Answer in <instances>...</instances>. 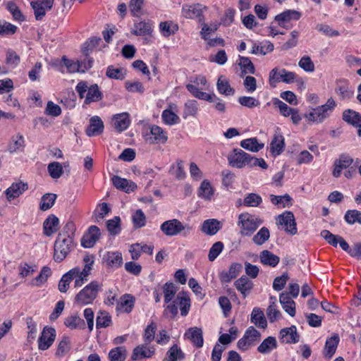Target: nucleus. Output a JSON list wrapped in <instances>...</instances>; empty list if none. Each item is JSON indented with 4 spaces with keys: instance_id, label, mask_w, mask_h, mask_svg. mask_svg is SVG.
<instances>
[{
    "instance_id": "nucleus-1",
    "label": "nucleus",
    "mask_w": 361,
    "mask_h": 361,
    "mask_svg": "<svg viewBox=\"0 0 361 361\" xmlns=\"http://www.w3.org/2000/svg\"><path fill=\"white\" fill-rule=\"evenodd\" d=\"M102 285L97 281H93L83 288L75 297V302L78 305L92 304L97 298Z\"/></svg>"
},
{
    "instance_id": "nucleus-2",
    "label": "nucleus",
    "mask_w": 361,
    "mask_h": 361,
    "mask_svg": "<svg viewBox=\"0 0 361 361\" xmlns=\"http://www.w3.org/2000/svg\"><path fill=\"white\" fill-rule=\"evenodd\" d=\"M161 231L167 236H175L179 234L186 236L192 230L189 224H183L176 219L167 220L160 226Z\"/></svg>"
},
{
    "instance_id": "nucleus-3",
    "label": "nucleus",
    "mask_w": 361,
    "mask_h": 361,
    "mask_svg": "<svg viewBox=\"0 0 361 361\" xmlns=\"http://www.w3.org/2000/svg\"><path fill=\"white\" fill-rule=\"evenodd\" d=\"M73 245L71 238L63 237V234H59L54 243V259L56 262L63 261L70 252Z\"/></svg>"
},
{
    "instance_id": "nucleus-4",
    "label": "nucleus",
    "mask_w": 361,
    "mask_h": 361,
    "mask_svg": "<svg viewBox=\"0 0 361 361\" xmlns=\"http://www.w3.org/2000/svg\"><path fill=\"white\" fill-rule=\"evenodd\" d=\"M262 223V220L255 218L248 213L241 214L238 216V226H240L242 235H251Z\"/></svg>"
},
{
    "instance_id": "nucleus-5",
    "label": "nucleus",
    "mask_w": 361,
    "mask_h": 361,
    "mask_svg": "<svg viewBox=\"0 0 361 361\" xmlns=\"http://www.w3.org/2000/svg\"><path fill=\"white\" fill-rule=\"evenodd\" d=\"M260 337V333L253 326H250L246 330L243 337L238 341L237 346L240 350H247L255 342H258Z\"/></svg>"
},
{
    "instance_id": "nucleus-6",
    "label": "nucleus",
    "mask_w": 361,
    "mask_h": 361,
    "mask_svg": "<svg viewBox=\"0 0 361 361\" xmlns=\"http://www.w3.org/2000/svg\"><path fill=\"white\" fill-rule=\"evenodd\" d=\"M277 219L287 233L291 235L297 233L296 222L293 212L286 211L279 215Z\"/></svg>"
},
{
    "instance_id": "nucleus-7",
    "label": "nucleus",
    "mask_w": 361,
    "mask_h": 361,
    "mask_svg": "<svg viewBox=\"0 0 361 361\" xmlns=\"http://www.w3.org/2000/svg\"><path fill=\"white\" fill-rule=\"evenodd\" d=\"M56 338V331L52 327H44L38 339V348L41 350L48 349Z\"/></svg>"
},
{
    "instance_id": "nucleus-8",
    "label": "nucleus",
    "mask_w": 361,
    "mask_h": 361,
    "mask_svg": "<svg viewBox=\"0 0 361 361\" xmlns=\"http://www.w3.org/2000/svg\"><path fill=\"white\" fill-rule=\"evenodd\" d=\"M146 141L149 144H164L168 140L166 132L161 127L153 125L150 127V135H147Z\"/></svg>"
},
{
    "instance_id": "nucleus-9",
    "label": "nucleus",
    "mask_w": 361,
    "mask_h": 361,
    "mask_svg": "<svg viewBox=\"0 0 361 361\" xmlns=\"http://www.w3.org/2000/svg\"><path fill=\"white\" fill-rule=\"evenodd\" d=\"M149 344L150 343H145L135 348L131 355V359L133 360H138L152 357L155 353V348Z\"/></svg>"
},
{
    "instance_id": "nucleus-10",
    "label": "nucleus",
    "mask_w": 361,
    "mask_h": 361,
    "mask_svg": "<svg viewBox=\"0 0 361 361\" xmlns=\"http://www.w3.org/2000/svg\"><path fill=\"white\" fill-rule=\"evenodd\" d=\"M101 235L100 230L97 226H91L84 234L81 240V245L84 247H92Z\"/></svg>"
},
{
    "instance_id": "nucleus-11",
    "label": "nucleus",
    "mask_w": 361,
    "mask_h": 361,
    "mask_svg": "<svg viewBox=\"0 0 361 361\" xmlns=\"http://www.w3.org/2000/svg\"><path fill=\"white\" fill-rule=\"evenodd\" d=\"M249 154L242 149H234L233 154L228 156L229 164L238 169H241L246 166Z\"/></svg>"
},
{
    "instance_id": "nucleus-12",
    "label": "nucleus",
    "mask_w": 361,
    "mask_h": 361,
    "mask_svg": "<svg viewBox=\"0 0 361 361\" xmlns=\"http://www.w3.org/2000/svg\"><path fill=\"white\" fill-rule=\"evenodd\" d=\"M62 61L67 68L68 71L71 73L76 72L84 73L87 70L90 69L92 66V61L90 59H88L87 65H86L85 62H80V61L75 62L72 60L66 59V56L62 58Z\"/></svg>"
},
{
    "instance_id": "nucleus-13",
    "label": "nucleus",
    "mask_w": 361,
    "mask_h": 361,
    "mask_svg": "<svg viewBox=\"0 0 361 361\" xmlns=\"http://www.w3.org/2000/svg\"><path fill=\"white\" fill-rule=\"evenodd\" d=\"M279 336L281 343H296L300 338L295 326L281 329Z\"/></svg>"
},
{
    "instance_id": "nucleus-14",
    "label": "nucleus",
    "mask_w": 361,
    "mask_h": 361,
    "mask_svg": "<svg viewBox=\"0 0 361 361\" xmlns=\"http://www.w3.org/2000/svg\"><path fill=\"white\" fill-rule=\"evenodd\" d=\"M27 189H28V185L25 183H23L22 181L13 183L5 191V193L6 195V199L8 201H11L12 200L19 197Z\"/></svg>"
},
{
    "instance_id": "nucleus-15",
    "label": "nucleus",
    "mask_w": 361,
    "mask_h": 361,
    "mask_svg": "<svg viewBox=\"0 0 361 361\" xmlns=\"http://www.w3.org/2000/svg\"><path fill=\"white\" fill-rule=\"evenodd\" d=\"M204 7L200 4H185L182 7V15L189 19L200 18Z\"/></svg>"
},
{
    "instance_id": "nucleus-16",
    "label": "nucleus",
    "mask_w": 361,
    "mask_h": 361,
    "mask_svg": "<svg viewBox=\"0 0 361 361\" xmlns=\"http://www.w3.org/2000/svg\"><path fill=\"white\" fill-rule=\"evenodd\" d=\"M25 147V144L23 135L20 133H17L10 138L7 150L11 154L18 151L23 152Z\"/></svg>"
},
{
    "instance_id": "nucleus-17",
    "label": "nucleus",
    "mask_w": 361,
    "mask_h": 361,
    "mask_svg": "<svg viewBox=\"0 0 361 361\" xmlns=\"http://www.w3.org/2000/svg\"><path fill=\"white\" fill-rule=\"evenodd\" d=\"M353 162V158L348 154H341L338 159L334 162V169L333 171V176L335 178L340 176L341 171L349 167Z\"/></svg>"
},
{
    "instance_id": "nucleus-18",
    "label": "nucleus",
    "mask_w": 361,
    "mask_h": 361,
    "mask_svg": "<svg viewBox=\"0 0 361 361\" xmlns=\"http://www.w3.org/2000/svg\"><path fill=\"white\" fill-rule=\"evenodd\" d=\"M185 337L190 340L195 347H202L204 340L202 331L200 328L191 327L188 329L185 333Z\"/></svg>"
},
{
    "instance_id": "nucleus-19",
    "label": "nucleus",
    "mask_w": 361,
    "mask_h": 361,
    "mask_svg": "<svg viewBox=\"0 0 361 361\" xmlns=\"http://www.w3.org/2000/svg\"><path fill=\"white\" fill-rule=\"evenodd\" d=\"M130 32L136 36L150 35L152 32V24L149 21H135Z\"/></svg>"
},
{
    "instance_id": "nucleus-20",
    "label": "nucleus",
    "mask_w": 361,
    "mask_h": 361,
    "mask_svg": "<svg viewBox=\"0 0 361 361\" xmlns=\"http://www.w3.org/2000/svg\"><path fill=\"white\" fill-rule=\"evenodd\" d=\"M103 262L111 268H118L123 264L122 255L119 252H107L103 257Z\"/></svg>"
},
{
    "instance_id": "nucleus-21",
    "label": "nucleus",
    "mask_w": 361,
    "mask_h": 361,
    "mask_svg": "<svg viewBox=\"0 0 361 361\" xmlns=\"http://www.w3.org/2000/svg\"><path fill=\"white\" fill-rule=\"evenodd\" d=\"M104 130V123L102 119L97 116H92L90 120V125L86 130V134L94 136L101 134Z\"/></svg>"
},
{
    "instance_id": "nucleus-22",
    "label": "nucleus",
    "mask_w": 361,
    "mask_h": 361,
    "mask_svg": "<svg viewBox=\"0 0 361 361\" xmlns=\"http://www.w3.org/2000/svg\"><path fill=\"white\" fill-rule=\"evenodd\" d=\"M59 224V218L54 214H50L43 223V231L44 235L51 236L58 230Z\"/></svg>"
},
{
    "instance_id": "nucleus-23",
    "label": "nucleus",
    "mask_w": 361,
    "mask_h": 361,
    "mask_svg": "<svg viewBox=\"0 0 361 361\" xmlns=\"http://www.w3.org/2000/svg\"><path fill=\"white\" fill-rule=\"evenodd\" d=\"M235 287L245 298L253 288V282L247 276H243L235 281Z\"/></svg>"
},
{
    "instance_id": "nucleus-24",
    "label": "nucleus",
    "mask_w": 361,
    "mask_h": 361,
    "mask_svg": "<svg viewBox=\"0 0 361 361\" xmlns=\"http://www.w3.org/2000/svg\"><path fill=\"white\" fill-rule=\"evenodd\" d=\"M279 301L283 309L291 317L295 314V303L288 293H282L279 297Z\"/></svg>"
},
{
    "instance_id": "nucleus-25",
    "label": "nucleus",
    "mask_w": 361,
    "mask_h": 361,
    "mask_svg": "<svg viewBox=\"0 0 361 361\" xmlns=\"http://www.w3.org/2000/svg\"><path fill=\"white\" fill-rule=\"evenodd\" d=\"M112 123L116 130L122 132L128 128L130 125L128 114L122 113L113 117Z\"/></svg>"
},
{
    "instance_id": "nucleus-26",
    "label": "nucleus",
    "mask_w": 361,
    "mask_h": 361,
    "mask_svg": "<svg viewBox=\"0 0 361 361\" xmlns=\"http://www.w3.org/2000/svg\"><path fill=\"white\" fill-rule=\"evenodd\" d=\"M175 301L178 307H179L180 308V314L182 316H186L190 307V299L187 293L185 292L178 293Z\"/></svg>"
},
{
    "instance_id": "nucleus-27",
    "label": "nucleus",
    "mask_w": 361,
    "mask_h": 361,
    "mask_svg": "<svg viewBox=\"0 0 361 361\" xmlns=\"http://www.w3.org/2000/svg\"><path fill=\"white\" fill-rule=\"evenodd\" d=\"M221 223L217 219H207L202 224V231L208 235H213L221 228Z\"/></svg>"
},
{
    "instance_id": "nucleus-28",
    "label": "nucleus",
    "mask_w": 361,
    "mask_h": 361,
    "mask_svg": "<svg viewBox=\"0 0 361 361\" xmlns=\"http://www.w3.org/2000/svg\"><path fill=\"white\" fill-rule=\"evenodd\" d=\"M111 180L114 185L117 189L122 190L126 192L133 191L136 188L135 183L126 178H122L118 176H114Z\"/></svg>"
},
{
    "instance_id": "nucleus-29",
    "label": "nucleus",
    "mask_w": 361,
    "mask_h": 361,
    "mask_svg": "<svg viewBox=\"0 0 361 361\" xmlns=\"http://www.w3.org/2000/svg\"><path fill=\"white\" fill-rule=\"evenodd\" d=\"M339 342V337L337 334L333 335L331 337L326 339L325 343L323 355L325 357H331L336 353L338 344Z\"/></svg>"
},
{
    "instance_id": "nucleus-30",
    "label": "nucleus",
    "mask_w": 361,
    "mask_h": 361,
    "mask_svg": "<svg viewBox=\"0 0 361 361\" xmlns=\"http://www.w3.org/2000/svg\"><path fill=\"white\" fill-rule=\"evenodd\" d=\"M259 259L262 264L271 267H275L280 261L279 257L267 250L260 252Z\"/></svg>"
},
{
    "instance_id": "nucleus-31",
    "label": "nucleus",
    "mask_w": 361,
    "mask_h": 361,
    "mask_svg": "<svg viewBox=\"0 0 361 361\" xmlns=\"http://www.w3.org/2000/svg\"><path fill=\"white\" fill-rule=\"evenodd\" d=\"M185 358V353L177 344H173L166 352L163 361H178Z\"/></svg>"
},
{
    "instance_id": "nucleus-32",
    "label": "nucleus",
    "mask_w": 361,
    "mask_h": 361,
    "mask_svg": "<svg viewBox=\"0 0 361 361\" xmlns=\"http://www.w3.org/2000/svg\"><path fill=\"white\" fill-rule=\"evenodd\" d=\"M278 346L275 337L269 336L258 346L257 350L262 354H269Z\"/></svg>"
},
{
    "instance_id": "nucleus-33",
    "label": "nucleus",
    "mask_w": 361,
    "mask_h": 361,
    "mask_svg": "<svg viewBox=\"0 0 361 361\" xmlns=\"http://www.w3.org/2000/svg\"><path fill=\"white\" fill-rule=\"evenodd\" d=\"M64 324L71 329H85V323L77 314L67 317Z\"/></svg>"
},
{
    "instance_id": "nucleus-34",
    "label": "nucleus",
    "mask_w": 361,
    "mask_h": 361,
    "mask_svg": "<svg viewBox=\"0 0 361 361\" xmlns=\"http://www.w3.org/2000/svg\"><path fill=\"white\" fill-rule=\"evenodd\" d=\"M301 16L300 12L295 10H287L284 12L276 16L275 20L279 23L280 26H282L283 23L289 22L291 20H298Z\"/></svg>"
},
{
    "instance_id": "nucleus-35",
    "label": "nucleus",
    "mask_w": 361,
    "mask_h": 361,
    "mask_svg": "<svg viewBox=\"0 0 361 361\" xmlns=\"http://www.w3.org/2000/svg\"><path fill=\"white\" fill-rule=\"evenodd\" d=\"M271 152L274 155H279L284 149V137L280 133H275L271 142Z\"/></svg>"
},
{
    "instance_id": "nucleus-36",
    "label": "nucleus",
    "mask_w": 361,
    "mask_h": 361,
    "mask_svg": "<svg viewBox=\"0 0 361 361\" xmlns=\"http://www.w3.org/2000/svg\"><path fill=\"white\" fill-rule=\"evenodd\" d=\"M251 322L262 329H265L267 326L264 312L258 307H255L252 312Z\"/></svg>"
},
{
    "instance_id": "nucleus-37",
    "label": "nucleus",
    "mask_w": 361,
    "mask_h": 361,
    "mask_svg": "<svg viewBox=\"0 0 361 361\" xmlns=\"http://www.w3.org/2000/svg\"><path fill=\"white\" fill-rule=\"evenodd\" d=\"M329 116V113L322 108V106H319L315 109H313L311 112L306 115V118L312 122L320 123L324 118Z\"/></svg>"
},
{
    "instance_id": "nucleus-38",
    "label": "nucleus",
    "mask_w": 361,
    "mask_h": 361,
    "mask_svg": "<svg viewBox=\"0 0 361 361\" xmlns=\"http://www.w3.org/2000/svg\"><path fill=\"white\" fill-rule=\"evenodd\" d=\"M102 98V93L99 89L97 85L94 84L89 87L88 91L85 99V103L87 104L93 102H98Z\"/></svg>"
},
{
    "instance_id": "nucleus-39",
    "label": "nucleus",
    "mask_w": 361,
    "mask_h": 361,
    "mask_svg": "<svg viewBox=\"0 0 361 361\" xmlns=\"http://www.w3.org/2000/svg\"><path fill=\"white\" fill-rule=\"evenodd\" d=\"M343 119L348 123L358 128L359 125L361 123V114L351 109H348L343 111Z\"/></svg>"
},
{
    "instance_id": "nucleus-40",
    "label": "nucleus",
    "mask_w": 361,
    "mask_h": 361,
    "mask_svg": "<svg viewBox=\"0 0 361 361\" xmlns=\"http://www.w3.org/2000/svg\"><path fill=\"white\" fill-rule=\"evenodd\" d=\"M240 146L247 150L257 152L264 147V144L259 143L256 137H252L242 140Z\"/></svg>"
},
{
    "instance_id": "nucleus-41",
    "label": "nucleus",
    "mask_w": 361,
    "mask_h": 361,
    "mask_svg": "<svg viewBox=\"0 0 361 361\" xmlns=\"http://www.w3.org/2000/svg\"><path fill=\"white\" fill-rule=\"evenodd\" d=\"M159 29L163 36L168 37L178 30V26L172 21H164L160 23Z\"/></svg>"
},
{
    "instance_id": "nucleus-42",
    "label": "nucleus",
    "mask_w": 361,
    "mask_h": 361,
    "mask_svg": "<svg viewBox=\"0 0 361 361\" xmlns=\"http://www.w3.org/2000/svg\"><path fill=\"white\" fill-rule=\"evenodd\" d=\"M51 275V269L49 267L44 266L41 269L39 274L32 281L31 285L39 287L47 281Z\"/></svg>"
},
{
    "instance_id": "nucleus-43",
    "label": "nucleus",
    "mask_w": 361,
    "mask_h": 361,
    "mask_svg": "<svg viewBox=\"0 0 361 361\" xmlns=\"http://www.w3.org/2000/svg\"><path fill=\"white\" fill-rule=\"evenodd\" d=\"M186 88L194 97L200 99L212 102H214L213 97H216L215 94L212 95L202 92L195 85L192 84L187 85Z\"/></svg>"
},
{
    "instance_id": "nucleus-44",
    "label": "nucleus",
    "mask_w": 361,
    "mask_h": 361,
    "mask_svg": "<svg viewBox=\"0 0 361 361\" xmlns=\"http://www.w3.org/2000/svg\"><path fill=\"white\" fill-rule=\"evenodd\" d=\"M127 357V350L124 346H119L111 349L109 353L111 361H125Z\"/></svg>"
},
{
    "instance_id": "nucleus-45",
    "label": "nucleus",
    "mask_w": 361,
    "mask_h": 361,
    "mask_svg": "<svg viewBox=\"0 0 361 361\" xmlns=\"http://www.w3.org/2000/svg\"><path fill=\"white\" fill-rule=\"evenodd\" d=\"M135 298L129 294H125L117 302L119 307L123 308L125 312H130L134 306Z\"/></svg>"
},
{
    "instance_id": "nucleus-46",
    "label": "nucleus",
    "mask_w": 361,
    "mask_h": 361,
    "mask_svg": "<svg viewBox=\"0 0 361 361\" xmlns=\"http://www.w3.org/2000/svg\"><path fill=\"white\" fill-rule=\"evenodd\" d=\"M216 85L220 94L230 96L233 95L235 92L234 89L231 87L228 81L222 76L218 79Z\"/></svg>"
},
{
    "instance_id": "nucleus-47",
    "label": "nucleus",
    "mask_w": 361,
    "mask_h": 361,
    "mask_svg": "<svg viewBox=\"0 0 361 361\" xmlns=\"http://www.w3.org/2000/svg\"><path fill=\"white\" fill-rule=\"evenodd\" d=\"M178 287L172 282H167L163 286V293L164 296V302L166 303L170 302L174 298Z\"/></svg>"
},
{
    "instance_id": "nucleus-48",
    "label": "nucleus",
    "mask_w": 361,
    "mask_h": 361,
    "mask_svg": "<svg viewBox=\"0 0 361 361\" xmlns=\"http://www.w3.org/2000/svg\"><path fill=\"white\" fill-rule=\"evenodd\" d=\"M270 201L273 204L282 206V207H290L292 205V198L288 194L281 196L271 195Z\"/></svg>"
},
{
    "instance_id": "nucleus-49",
    "label": "nucleus",
    "mask_w": 361,
    "mask_h": 361,
    "mask_svg": "<svg viewBox=\"0 0 361 361\" xmlns=\"http://www.w3.org/2000/svg\"><path fill=\"white\" fill-rule=\"evenodd\" d=\"M56 200V195L54 193H46L42 198L39 203V209L42 211H47L52 207Z\"/></svg>"
},
{
    "instance_id": "nucleus-50",
    "label": "nucleus",
    "mask_w": 361,
    "mask_h": 361,
    "mask_svg": "<svg viewBox=\"0 0 361 361\" xmlns=\"http://www.w3.org/2000/svg\"><path fill=\"white\" fill-rule=\"evenodd\" d=\"M126 74V71L123 68H115L114 66H108L106 71V75L108 78L115 80H123Z\"/></svg>"
},
{
    "instance_id": "nucleus-51",
    "label": "nucleus",
    "mask_w": 361,
    "mask_h": 361,
    "mask_svg": "<svg viewBox=\"0 0 361 361\" xmlns=\"http://www.w3.org/2000/svg\"><path fill=\"white\" fill-rule=\"evenodd\" d=\"M238 64L240 66L242 74L255 73L254 64L248 57L240 56Z\"/></svg>"
},
{
    "instance_id": "nucleus-52",
    "label": "nucleus",
    "mask_w": 361,
    "mask_h": 361,
    "mask_svg": "<svg viewBox=\"0 0 361 361\" xmlns=\"http://www.w3.org/2000/svg\"><path fill=\"white\" fill-rule=\"evenodd\" d=\"M270 237V233L267 227H262L252 238V241L257 245H263Z\"/></svg>"
},
{
    "instance_id": "nucleus-53",
    "label": "nucleus",
    "mask_w": 361,
    "mask_h": 361,
    "mask_svg": "<svg viewBox=\"0 0 361 361\" xmlns=\"http://www.w3.org/2000/svg\"><path fill=\"white\" fill-rule=\"evenodd\" d=\"M274 48V44L270 42H266L264 44L261 46L255 43L252 46L251 53L253 54H260L265 55L267 53L271 52Z\"/></svg>"
},
{
    "instance_id": "nucleus-54",
    "label": "nucleus",
    "mask_w": 361,
    "mask_h": 361,
    "mask_svg": "<svg viewBox=\"0 0 361 361\" xmlns=\"http://www.w3.org/2000/svg\"><path fill=\"white\" fill-rule=\"evenodd\" d=\"M161 117L164 122L169 126L176 124L180 121L178 116L169 109L164 110L162 112Z\"/></svg>"
},
{
    "instance_id": "nucleus-55",
    "label": "nucleus",
    "mask_w": 361,
    "mask_h": 361,
    "mask_svg": "<svg viewBox=\"0 0 361 361\" xmlns=\"http://www.w3.org/2000/svg\"><path fill=\"white\" fill-rule=\"evenodd\" d=\"M132 221L135 228H142L145 226L146 216L141 209H137L133 214Z\"/></svg>"
},
{
    "instance_id": "nucleus-56",
    "label": "nucleus",
    "mask_w": 361,
    "mask_h": 361,
    "mask_svg": "<svg viewBox=\"0 0 361 361\" xmlns=\"http://www.w3.org/2000/svg\"><path fill=\"white\" fill-rule=\"evenodd\" d=\"M48 171L52 178L56 179L63 174V167L59 162L54 161L48 165Z\"/></svg>"
},
{
    "instance_id": "nucleus-57",
    "label": "nucleus",
    "mask_w": 361,
    "mask_h": 361,
    "mask_svg": "<svg viewBox=\"0 0 361 361\" xmlns=\"http://www.w3.org/2000/svg\"><path fill=\"white\" fill-rule=\"evenodd\" d=\"M213 195V190L210 185V183L207 180H204L199 188V196L204 198V199H210L211 196Z\"/></svg>"
},
{
    "instance_id": "nucleus-58",
    "label": "nucleus",
    "mask_w": 361,
    "mask_h": 361,
    "mask_svg": "<svg viewBox=\"0 0 361 361\" xmlns=\"http://www.w3.org/2000/svg\"><path fill=\"white\" fill-rule=\"evenodd\" d=\"M120 222L121 219L119 216H114L106 222L107 230L111 235H115L119 233L121 231Z\"/></svg>"
},
{
    "instance_id": "nucleus-59",
    "label": "nucleus",
    "mask_w": 361,
    "mask_h": 361,
    "mask_svg": "<svg viewBox=\"0 0 361 361\" xmlns=\"http://www.w3.org/2000/svg\"><path fill=\"white\" fill-rule=\"evenodd\" d=\"M70 340L68 336H63L61 341L59 342L56 351V355L57 357H63L70 350Z\"/></svg>"
},
{
    "instance_id": "nucleus-60",
    "label": "nucleus",
    "mask_w": 361,
    "mask_h": 361,
    "mask_svg": "<svg viewBox=\"0 0 361 361\" xmlns=\"http://www.w3.org/2000/svg\"><path fill=\"white\" fill-rule=\"evenodd\" d=\"M345 220L349 224L359 223L361 224V212L358 210H348L345 214Z\"/></svg>"
},
{
    "instance_id": "nucleus-61",
    "label": "nucleus",
    "mask_w": 361,
    "mask_h": 361,
    "mask_svg": "<svg viewBox=\"0 0 361 361\" xmlns=\"http://www.w3.org/2000/svg\"><path fill=\"white\" fill-rule=\"evenodd\" d=\"M111 323V317L106 312H101L96 319V327L97 329L106 328Z\"/></svg>"
},
{
    "instance_id": "nucleus-62",
    "label": "nucleus",
    "mask_w": 361,
    "mask_h": 361,
    "mask_svg": "<svg viewBox=\"0 0 361 361\" xmlns=\"http://www.w3.org/2000/svg\"><path fill=\"white\" fill-rule=\"evenodd\" d=\"M143 2V0H130L129 3L130 11L134 17H140L142 14Z\"/></svg>"
},
{
    "instance_id": "nucleus-63",
    "label": "nucleus",
    "mask_w": 361,
    "mask_h": 361,
    "mask_svg": "<svg viewBox=\"0 0 361 361\" xmlns=\"http://www.w3.org/2000/svg\"><path fill=\"white\" fill-rule=\"evenodd\" d=\"M262 202V197L256 193H250L243 200V204L247 207H257Z\"/></svg>"
},
{
    "instance_id": "nucleus-64",
    "label": "nucleus",
    "mask_w": 361,
    "mask_h": 361,
    "mask_svg": "<svg viewBox=\"0 0 361 361\" xmlns=\"http://www.w3.org/2000/svg\"><path fill=\"white\" fill-rule=\"evenodd\" d=\"M336 93L340 96L341 99H349L353 95V92L351 91L347 85H339L335 89Z\"/></svg>"
}]
</instances>
